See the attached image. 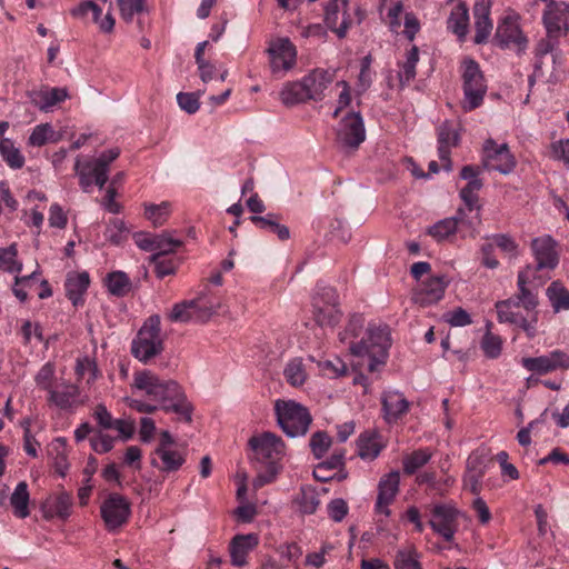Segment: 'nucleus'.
Here are the masks:
<instances>
[{
    "label": "nucleus",
    "mask_w": 569,
    "mask_h": 569,
    "mask_svg": "<svg viewBox=\"0 0 569 569\" xmlns=\"http://www.w3.org/2000/svg\"><path fill=\"white\" fill-rule=\"evenodd\" d=\"M131 387L156 403L126 397L123 401L129 408L141 413H153L161 409L177 415L184 422L192 421L193 407L177 381L161 379L151 370H141L133 373Z\"/></svg>",
    "instance_id": "1"
},
{
    "label": "nucleus",
    "mask_w": 569,
    "mask_h": 569,
    "mask_svg": "<svg viewBox=\"0 0 569 569\" xmlns=\"http://www.w3.org/2000/svg\"><path fill=\"white\" fill-rule=\"evenodd\" d=\"M539 284L533 283V268L526 266L518 271L517 292L496 302L498 320L521 328L528 337L536 335Z\"/></svg>",
    "instance_id": "2"
},
{
    "label": "nucleus",
    "mask_w": 569,
    "mask_h": 569,
    "mask_svg": "<svg viewBox=\"0 0 569 569\" xmlns=\"http://www.w3.org/2000/svg\"><path fill=\"white\" fill-rule=\"evenodd\" d=\"M34 383L39 390L47 392V403L62 411H73L83 406L88 397L82 396L78 385L56 377V366L46 362L36 373Z\"/></svg>",
    "instance_id": "3"
},
{
    "label": "nucleus",
    "mask_w": 569,
    "mask_h": 569,
    "mask_svg": "<svg viewBox=\"0 0 569 569\" xmlns=\"http://www.w3.org/2000/svg\"><path fill=\"white\" fill-rule=\"evenodd\" d=\"M391 347L390 329L386 325H369L366 337L358 342H350L349 350L358 358L357 366L367 367L376 372L386 365Z\"/></svg>",
    "instance_id": "4"
},
{
    "label": "nucleus",
    "mask_w": 569,
    "mask_h": 569,
    "mask_svg": "<svg viewBox=\"0 0 569 569\" xmlns=\"http://www.w3.org/2000/svg\"><path fill=\"white\" fill-rule=\"evenodd\" d=\"M253 451L252 460L257 463L258 475L253 480L254 488H261L274 480L279 472V461L283 455V441L272 432L253 436L249 440Z\"/></svg>",
    "instance_id": "5"
},
{
    "label": "nucleus",
    "mask_w": 569,
    "mask_h": 569,
    "mask_svg": "<svg viewBox=\"0 0 569 569\" xmlns=\"http://www.w3.org/2000/svg\"><path fill=\"white\" fill-rule=\"evenodd\" d=\"M335 79V71L313 69L300 81L287 83L280 92V100L287 107H292L308 100L320 101L325 90Z\"/></svg>",
    "instance_id": "6"
},
{
    "label": "nucleus",
    "mask_w": 569,
    "mask_h": 569,
    "mask_svg": "<svg viewBox=\"0 0 569 569\" xmlns=\"http://www.w3.org/2000/svg\"><path fill=\"white\" fill-rule=\"evenodd\" d=\"M221 308L220 300L208 288L196 298L176 303L169 313L173 322H207Z\"/></svg>",
    "instance_id": "7"
},
{
    "label": "nucleus",
    "mask_w": 569,
    "mask_h": 569,
    "mask_svg": "<svg viewBox=\"0 0 569 569\" xmlns=\"http://www.w3.org/2000/svg\"><path fill=\"white\" fill-rule=\"evenodd\" d=\"M120 156L119 148L102 152L98 158L81 161L77 158L74 171L79 177V184L83 192H91L93 183L102 189L108 180L109 166Z\"/></svg>",
    "instance_id": "8"
},
{
    "label": "nucleus",
    "mask_w": 569,
    "mask_h": 569,
    "mask_svg": "<svg viewBox=\"0 0 569 569\" xmlns=\"http://www.w3.org/2000/svg\"><path fill=\"white\" fill-rule=\"evenodd\" d=\"M163 348L160 317L158 315L150 316L132 340L131 353L139 361L148 363L160 355Z\"/></svg>",
    "instance_id": "9"
},
{
    "label": "nucleus",
    "mask_w": 569,
    "mask_h": 569,
    "mask_svg": "<svg viewBox=\"0 0 569 569\" xmlns=\"http://www.w3.org/2000/svg\"><path fill=\"white\" fill-rule=\"evenodd\" d=\"M274 411L278 425L288 437L305 436L309 430L312 418L302 405L293 400H277Z\"/></svg>",
    "instance_id": "10"
},
{
    "label": "nucleus",
    "mask_w": 569,
    "mask_h": 569,
    "mask_svg": "<svg viewBox=\"0 0 569 569\" xmlns=\"http://www.w3.org/2000/svg\"><path fill=\"white\" fill-rule=\"evenodd\" d=\"M462 80L465 94L462 108L465 111H471L482 103L487 92L483 74L475 60L467 59L463 61Z\"/></svg>",
    "instance_id": "11"
},
{
    "label": "nucleus",
    "mask_w": 569,
    "mask_h": 569,
    "mask_svg": "<svg viewBox=\"0 0 569 569\" xmlns=\"http://www.w3.org/2000/svg\"><path fill=\"white\" fill-rule=\"evenodd\" d=\"M315 320L321 327L335 326L340 320V311L337 307V293L332 287H318L313 298Z\"/></svg>",
    "instance_id": "12"
},
{
    "label": "nucleus",
    "mask_w": 569,
    "mask_h": 569,
    "mask_svg": "<svg viewBox=\"0 0 569 569\" xmlns=\"http://www.w3.org/2000/svg\"><path fill=\"white\" fill-rule=\"evenodd\" d=\"M366 139V129L360 112H349L338 124L337 142L345 149H358Z\"/></svg>",
    "instance_id": "13"
},
{
    "label": "nucleus",
    "mask_w": 569,
    "mask_h": 569,
    "mask_svg": "<svg viewBox=\"0 0 569 569\" xmlns=\"http://www.w3.org/2000/svg\"><path fill=\"white\" fill-rule=\"evenodd\" d=\"M130 512L129 501L118 493L109 495L100 507L101 518L108 531H116L127 523Z\"/></svg>",
    "instance_id": "14"
},
{
    "label": "nucleus",
    "mask_w": 569,
    "mask_h": 569,
    "mask_svg": "<svg viewBox=\"0 0 569 569\" xmlns=\"http://www.w3.org/2000/svg\"><path fill=\"white\" fill-rule=\"evenodd\" d=\"M429 515L431 529L450 542L457 531L458 510L450 505L436 503L429 507Z\"/></svg>",
    "instance_id": "15"
},
{
    "label": "nucleus",
    "mask_w": 569,
    "mask_h": 569,
    "mask_svg": "<svg viewBox=\"0 0 569 569\" xmlns=\"http://www.w3.org/2000/svg\"><path fill=\"white\" fill-rule=\"evenodd\" d=\"M522 367L538 375H547L558 370L569 369V353L555 349L539 357H527L521 359Z\"/></svg>",
    "instance_id": "16"
},
{
    "label": "nucleus",
    "mask_w": 569,
    "mask_h": 569,
    "mask_svg": "<svg viewBox=\"0 0 569 569\" xmlns=\"http://www.w3.org/2000/svg\"><path fill=\"white\" fill-rule=\"evenodd\" d=\"M482 166L487 170L508 174L515 169L516 162L506 143L498 146L495 140L488 139L483 144Z\"/></svg>",
    "instance_id": "17"
},
{
    "label": "nucleus",
    "mask_w": 569,
    "mask_h": 569,
    "mask_svg": "<svg viewBox=\"0 0 569 569\" xmlns=\"http://www.w3.org/2000/svg\"><path fill=\"white\" fill-rule=\"evenodd\" d=\"M270 57L272 73H284L291 70L297 60L295 44L288 38H279L272 41L267 50Z\"/></svg>",
    "instance_id": "18"
},
{
    "label": "nucleus",
    "mask_w": 569,
    "mask_h": 569,
    "mask_svg": "<svg viewBox=\"0 0 569 569\" xmlns=\"http://www.w3.org/2000/svg\"><path fill=\"white\" fill-rule=\"evenodd\" d=\"M349 0H329L325 6V23L339 39H343L352 24L348 12Z\"/></svg>",
    "instance_id": "19"
},
{
    "label": "nucleus",
    "mask_w": 569,
    "mask_h": 569,
    "mask_svg": "<svg viewBox=\"0 0 569 569\" xmlns=\"http://www.w3.org/2000/svg\"><path fill=\"white\" fill-rule=\"evenodd\" d=\"M543 24L550 37L559 38L569 31V4L563 1H551L542 16Z\"/></svg>",
    "instance_id": "20"
},
{
    "label": "nucleus",
    "mask_w": 569,
    "mask_h": 569,
    "mask_svg": "<svg viewBox=\"0 0 569 569\" xmlns=\"http://www.w3.org/2000/svg\"><path fill=\"white\" fill-rule=\"evenodd\" d=\"M557 243L549 234L537 237L531 241V250L536 260V264L532 266L533 274L540 270H552L559 263V256L556 250Z\"/></svg>",
    "instance_id": "21"
},
{
    "label": "nucleus",
    "mask_w": 569,
    "mask_h": 569,
    "mask_svg": "<svg viewBox=\"0 0 569 569\" xmlns=\"http://www.w3.org/2000/svg\"><path fill=\"white\" fill-rule=\"evenodd\" d=\"M400 473L391 471L385 475L378 485V497L375 505V511L385 517L390 516L389 505H391L399 491Z\"/></svg>",
    "instance_id": "22"
},
{
    "label": "nucleus",
    "mask_w": 569,
    "mask_h": 569,
    "mask_svg": "<svg viewBox=\"0 0 569 569\" xmlns=\"http://www.w3.org/2000/svg\"><path fill=\"white\" fill-rule=\"evenodd\" d=\"M383 418L388 423L397 422L409 410V401L396 390L385 391L381 396Z\"/></svg>",
    "instance_id": "23"
},
{
    "label": "nucleus",
    "mask_w": 569,
    "mask_h": 569,
    "mask_svg": "<svg viewBox=\"0 0 569 569\" xmlns=\"http://www.w3.org/2000/svg\"><path fill=\"white\" fill-rule=\"evenodd\" d=\"M459 136L453 126L446 121L438 127V154L446 171H451L450 149L457 146Z\"/></svg>",
    "instance_id": "24"
},
{
    "label": "nucleus",
    "mask_w": 569,
    "mask_h": 569,
    "mask_svg": "<svg viewBox=\"0 0 569 569\" xmlns=\"http://www.w3.org/2000/svg\"><path fill=\"white\" fill-rule=\"evenodd\" d=\"M447 280L443 276L430 277L422 282L421 288L415 293V301L422 306L432 305L443 298Z\"/></svg>",
    "instance_id": "25"
},
{
    "label": "nucleus",
    "mask_w": 569,
    "mask_h": 569,
    "mask_svg": "<svg viewBox=\"0 0 569 569\" xmlns=\"http://www.w3.org/2000/svg\"><path fill=\"white\" fill-rule=\"evenodd\" d=\"M259 538L254 533L237 535L230 542L231 563L236 567L247 565L248 555L258 546Z\"/></svg>",
    "instance_id": "26"
},
{
    "label": "nucleus",
    "mask_w": 569,
    "mask_h": 569,
    "mask_svg": "<svg viewBox=\"0 0 569 569\" xmlns=\"http://www.w3.org/2000/svg\"><path fill=\"white\" fill-rule=\"evenodd\" d=\"M89 284L90 277L87 271H71L67 274L64 282L66 296L74 307L83 305V296L87 292Z\"/></svg>",
    "instance_id": "27"
},
{
    "label": "nucleus",
    "mask_w": 569,
    "mask_h": 569,
    "mask_svg": "<svg viewBox=\"0 0 569 569\" xmlns=\"http://www.w3.org/2000/svg\"><path fill=\"white\" fill-rule=\"evenodd\" d=\"M496 39L502 48L516 46L519 51L523 50L527 39L519 26L509 18H506L497 28Z\"/></svg>",
    "instance_id": "28"
},
{
    "label": "nucleus",
    "mask_w": 569,
    "mask_h": 569,
    "mask_svg": "<svg viewBox=\"0 0 569 569\" xmlns=\"http://www.w3.org/2000/svg\"><path fill=\"white\" fill-rule=\"evenodd\" d=\"M491 1L490 0H477L473 6L475 16V42L483 43L489 38L492 31V22L490 16Z\"/></svg>",
    "instance_id": "29"
},
{
    "label": "nucleus",
    "mask_w": 569,
    "mask_h": 569,
    "mask_svg": "<svg viewBox=\"0 0 569 569\" xmlns=\"http://www.w3.org/2000/svg\"><path fill=\"white\" fill-rule=\"evenodd\" d=\"M72 497L70 493L62 491L56 497L46 500L42 506L44 518L51 519L58 517L62 520L71 515Z\"/></svg>",
    "instance_id": "30"
},
{
    "label": "nucleus",
    "mask_w": 569,
    "mask_h": 569,
    "mask_svg": "<svg viewBox=\"0 0 569 569\" xmlns=\"http://www.w3.org/2000/svg\"><path fill=\"white\" fill-rule=\"evenodd\" d=\"M67 98L68 91L64 88H51L30 93L31 102L42 111H49L53 106L64 101Z\"/></svg>",
    "instance_id": "31"
},
{
    "label": "nucleus",
    "mask_w": 569,
    "mask_h": 569,
    "mask_svg": "<svg viewBox=\"0 0 569 569\" xmlns=\"http://www.w3.org/2000/svg\"><path fill=\"white\" fill-rule=\"evenodd\" d=\"M469 26V10L466 3L458 2L451 9L447 20V28L455 33L460 40H463Z\"/></svg>",
    "instance_id": "32"
},
{
    "label": "nucleus",
    "mask_w": 569,
    "mask_h": 569,
    "mask_svg": "<svg viewBox=\"0 0 569 569\" xmlns=\"http://www.w3.org/2000/svg\"><path fill=\"white\" fill-rule=\"evenodd\" d=\"M345 466V451L335 450L326 461L319 462L313 469V477L321 481L327 482L333 479L336 470Z\"/></svg>",
    "instance_id": "33"
},
{
    "label": "nucleus",
    "mask_w": 569,
    "mask_h": 569,
    "mask_svg": "<svg viewBox=\"0 0 569 569\" xmlns=\"http://www.w3.org/2000/svg\"><path fill=\"white\" fill-rule=\"evenodd\" d=\"M154 455L159 461L153 458L151 465L161 471L172 472L177 471L184 462L183 456L173 449H156Z\"/></svg>",
    "instance_id": "34"
},
{
    "label": "nucleus",
    "mask_w": 569,
    "mask_h": 569,
    "mask_svg": "<svg viewBox=\"0 0 569 569\" xmlns=\"http://www.w3.org/2000/svg\"><path fill=\"white\" fill-rule=\"evenodd\" d=\"M251 222L261 230L272 232L280 240H287L290 237L288 227L279 223V216L276 213H267L266 216H251Z\"/></svg>",
    "instance_id": "35"
},
{
    "label": "nucleus",
    "mask_w": 569,
    "mask_h": 569,
    "mask_svg": "<svg viewBox=\"0 0 569 569\" xmlns=\"http://www.w3.org/2000/svg\"><path fill=\"white\" fill-rule=\"evenodd\" d=\"M10 503L13 508V512L18 518H27L29 516V491H28V485L24 481L19 482L11 497H10Z\"/></svg>",
    "instance_id": "36"
},
{
    "label": "nucleus",
    "mask_w": 569,
    "mask_h": 569,
    "mask_svg": "<svg viewBox=\"0 0 569 569\" xmlns=\"http://www.w3.org/2000/svg\"><path fill=\"white\" fill-rule=\"evenodd\" d=\"M432 455L430 449L420 448L405 456L402 460L403 472L409 476L416 473L430 461Z\"/></svg>",
    "instance_id": "37"
},
{
    "label": "nucleus",
    "mask_w": 569,
    "mask_h": 569,
    "mask_svg": "<svg viewBox=\"0 0 569 569\" xmlns=\"http://www.w3.org/2000/svg\"><path fill=\"white\" fill-rule=\"evenodd\" d=\"M0 154L11 169H21L24 166V157L8 138L0 139Z\"/></svg>",
    "instance_id": "38"
},
{
    "label": "nucleus",
    "mask_w": 569,
    "mask_h": 569,
    "mask_svg": "<svg viewBox=\"0 0 569 569\" xmlns=\"http://www.w3.org/2000/svg\"><path fill=\"white\" fill-rule=\"evenodd\" d=\"M0 270L8 273H19L22 270V263L18 260L17 243L0 248Z\"/></svg>",
    "instance_id": "39"
},
{
    "label": "nucleus",
    "mask_w": 569,
    "mask_h": 569,
    "mask_svg": "<svg viewBox=\"0 0 569 569\" xmlns=\"http://www.w3.org/2000/svg\"><path fill=\"white\" fill-rule=\"evenodd\" d=\"M59 139L60 137L50 123H41L33 128L28 138V143L32 147H42L47 142H57Z\"/></svg>",
    "instance_id": "40"
},
{
    "label": "nucleus",
    "mask_w": 569,
    "mask_h": 569,
    "mask_svg": "<svg viewBox=\"0 0 569 569\" xmlns=\"http://www.w3.org/2000/svg\"><path fill=\"white\" fill-rule=\"evenodd\" d=\"M283 376L290 386H302L307 380V372L302 359L295 358L290 360L284 367Z\"/></svg>",
    "instance_id": "41"
},
{
    "label": "nucleus",
    "mask_w": 569,
    "mask_h": 569,
    "mask_svg": "<svg viewBox=\"0 0 569 569\" xmlns=\"http://www.w3.org/2000/svg\"><path fill=\"white\" fill-rule=\"evenodd\" d=\"M182 244V241L174 239L170 233L163 232L156 234L154 237V249L151 258L158 259L166 257L167 254L174 252L177 248Z\"/></svg>",
    "instance_id": "42"
},
{
    "label": "nucleus",
    "mask_w": 569,
    "mask_h": 569,
    "mask_svg": "<svg viewBox=\"0 0 569 569\" xmlns=\"http://www.w3.org/2000/svg\"><path fill=\"white\" fill-rule=\"evenodd\" d=\"M547 297L555 311L569 310V291L558 281L548 287Z\"/></svg>",
    "instance_id": "43"
},
{
    "label": "nucleus",
    "mask_w": 569,
    "mask_h": 569,
    "mask_svg": "<svg viewBox=\"0 0 569 569\" xmlns=\"http://www.w3.org/2000/svg\"><path fill=\"white\" fill-rule=\"evenodd\" d=\"M109 292L117 297L126 296L131 289V281L127 273L114 271L108 274L106 280Z\"/></svg>",
    "instance_id": "44"
},
{
    "label": "nucleus",
    "mask_w": 569,
    "mask_h": 569,
    "mask_svg": "<svg viewBox=\"0 0 569 569\" xmlns=\"http://www.w3.org/2000/svg\"><path fill=\"white\" fill-rule=\"evenodd\" d=\"M171 203L163 201L159 204H144V217L152 222L154 227L162 226L169 218Z\"/></svg>",
    "instance_id": "45"
},
{
    "label": "nucleus",
    "mask_w": 569,
    "mask_h": 569,
    "mask_svg": "<svg viewBox=\"0 0 569 569\" xmlns=\"http://www.w3.org/2000/svg\"><path fill=\"white\" fill-rule=\"evenodd\" d=\"M419 61V50L413 46L406 54V61L399 71V81L401 86L408 84L416 77V67Z\"/></svg>",
    "instance_id": "46"
},
{
    "label": "nucleus",
    "mask_w": 569,
    "mask_h": 569,
    "mask_svg": "<svg viewBox=\"0 0 569 569\" xmlns=\"http://www.w3.org/2000/svg\"><path fill=\"white\" fill-rule=\"evenodd\" d=\"M74 371L77 377L79 379H86L88 385L93 383L99 376V369L96 361L89 357L78 358Z\"/></svg>",
    "instance_id": "47"
},
{
    "label": "nucleus",
    "mask_w": 569,
    "mask_h": 569,
    "mask_svg": "<svg viewBox=\"0 0 569 569\" xmlns=\"http://www.w3.org/2000/svg\"><path fill=\"white\" fill-rule=\"evenodd\" d=\"M458 221L455 217L445 218L439 220L428 229V234L435 238L437 241H442L449 236L458 232Z\"/></svg>",
    "instance_id": "48"
},
{
    "label": "nucleus",
    "mask_w": 569,
    "mask_h": 569,
    "mask_svg": "<svg viewBox=\"0 0 569 569\" xmlns=\"http://www.w3.org/2000/svg\"><path fill=\"white\" fill-rule=\"evenodd\" d=\"M458 221V232L462 237H475L477 227L480 222L479 211H477L475 219H469L467 216V209L459 208L453 216Z\"/></svg>",
    "instance_id": "49"
},
{
    "label": "nucleus",
    "mask_w": 569,
    "mask_h": 569,
    "mask_svg": "<svg viewBox=\"0 0 569 569\" xmlns=\"http://www.w3.org/2000/svg\"><path fill=\"white\" fill-rule=\"evenodd\" d=\"M557 39L556 37H550L547 33V38L541 39L536 47V62L535 69L536 71L542 68V59L551 53L553 62H556L557 58Z\"/></svg>",
    "instance_id": "50"
},
{
    "label": "nucleus",
    "mask_w": 569,
    "mask_h": 569,
    "mask_svg": "<svg viewBox=\"0 0 569 569\" xmlns=\"http://www.w3.org/2000/svg\"><path fill=\"white\" fill-rule=\"evenodd\" d=\"M129 230L123 220L114 218L107 224L104 237L106 239L116 246L121 244L128 237Z\"/></svg>",
    "instance_id": "51"
},
{
    "label": "nucleus",
    "mask_w": 569,
    "mask_h": 569,
    "mask_svg": "<svg viewBox=\"0 0 569 569\" xmlns=\"http://www.w3.org/2000/svg\"><path fill=\"white\" fill-rule=\"evenodd\" d=\"M40 281L38 270H34L29 276L16 277L14 284L12 287L13 295L21 301L24 302L28 299V292L32 289L34 283Z\"/></svg>",
    "instance_id": "52"
},
{
    "label": "nucleus",
    "mask_w": 569,
    "mask_h": 569,
    "mask_svg": "<svg viewBox=\"0 0 569 569\" xmlns=\"http://www.w3.org/2000/svg\"><path fill=\"white\" fill-rule=\"evenodd\" d=\"M419 558L413 547L401 549L396 555L395 567L396 569H422Z\"/></svg>",
    "instance_id": "53"
},
{
    "label": "nucleus",
    "mask_w": 569,
    "mask_h": 569,
    "mask_svg": "<svg viewBox=\"0 0 569 569\" xmlns=\"http://www.w3.org/2000/svg\"><path fill=\"white\" fill-rule=\"evenodd\" d=\"M381 451L378 439L373 436L361 435L358 439V453L362 459L373 460Z\"/></svg>",
    "instance_id": "54"
},
{
    "label": "nucleus",
    "mask_w": 569,
    "mask_h": 569,
    "mask_svg": "<svg viewBox=\"0 0 569 569\" xmlns=\"http://www.w3.org/2000/svg\"><path fill=\"white\" fill-rule=\"evenodd\" d=\"M296 502L300 512L305 515H312L316 512L320 500L318 495L310 489H301L300 495L297 497Z\"/></svg>",
    "instance_id": "55"
},
{
    "label": "nucleus",
    "mask_w": 569,
    "mask_h": 569,
    "mask_svg": "<svg viewBox=\"0 0 569 569\" xmlns=\"http://www.w3.org/2000/svg\"><path fill=\"white\" fill-rule=\"evenodd\" d=\"M481 349L487 358L496 359L501 353L502 340L488 330L482 337Z\"/></svg>",
    "instance_id": "56"
},
{
    "label": "nucleus",
    "mask_w": 569,
    "mask_h": 569,
    "mask_svg": "<svg viewBox=\"0 0 569 569\" xmlns=\"http://www.w3.org/2000/svg\"><path fill=\"white\" fill-rule=\"evenodd\" d=\"M331 437L325 431H317L310 438V448L317 459H321L330 448Z\"/></svg>",
    "instance_id": "57"
},
{
    "label": "nucleus",
    "mask_w": 569,
    "mask_h": 569,
    "mask_svg": "<svg viewBox=\"0 0 569 569\" xmlns=\"http://www.w3.org/2000/svg\"><path fill=\"white\" fill-rule=\"evenodd\" d=\"M549 158L560 161L569 169V139H560L550 143Z\"/></svg>",
    "instance_id": "58"
},
{
    "label": "nucleus",
    "mask_w": 569,
    "mask_h": 569,
    "mask_svg": "<svg viewBox=\"0 0 569 569\" xmlns=\"http://www.w3.org/2000/svg\"><path fill=\"white\" fill-rule=\"evenodd\" d=\"M120 13L127 22L132 21L136 13L144 10V0H117Z\"/></svg>",
    "instance_id": "59"
},
{
    "label": "nucleus",
    "mask_w": 569,
    "mask_h": 569,
    "mask_svg": "<svg viewBox=\"0 0 569 569\" xmlns=\"http://www.w3.org/2000/svg\"><path fill=\"white\" fill-rule=\"evenodd\" d=\"M319 368L323 375H326L330 378H338V377L345 376L347 373V366L339 358L320 361Z\"/></svg>",
    "instance_id": "60"
},
{
    "label": "nucleus",
    "mask_w": 569,
    "mask_h": 569,
    "mask_svg": "<svg viewBox=\"0 0 569 569\" xmlns=\"http://www.w3.org/2000/svg\"><path fill=\"white\" fill-rule=\"evenodd\" d=\"M493 246H497L501 251L508 253L510 257L518 256V244L513 238L505 233L493 234Z\"/></svg>",
    "instance_id": "61"
},
{
    "label": "nucleus",
    "mask_w": 569,
    "mask_h": 569,
    "mask_svg": "<svg viewBox=\"0 0 569 569\" xmlns=\"http://www.w3.org/2000/svg\"><path fill=\"white\" fill-rule=\"evenodd\" d=\"M179 107L187 113L192 114L199 110V94L193 92H180L177 94Z\"/></svg>",
    "instance_id": "62"
},
{
    "label": "nucleus",
    "mask_w": 569,
    "mask_h": 569,
    "mask_svg": "<svg viewBox=\"0 0 569 569\" xmlns=\"http://www.w3.org/2000/svg\"><path fill=\"white\" fill-rule=\"evenodd\" d=\"M443 319L452 327H465L472 322L470 315L460 307L445 313Z\"/></svg>",
    "instance_id": "63"
},
{
    "label": "nucleus",
    "mask_w": 569,
    "mask_h": 569,
    "mask_svg": "<svg viewBox=\"0 0 569 569\" xmlns=\"http://www.w3.org/2000/svg\"><path fill=\"white\" fill-rule=\"evenodd\" d=\"M347 513H348V505L343 499L337 498L329 502L328 515L333 521H336V522L342 521L343 518L347 516Z\"/></svg>",
    "instance_id": "64"
}]
</instances>
